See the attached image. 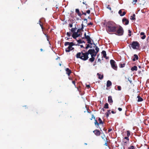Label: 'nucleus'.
I'll return each mask as SVG.
<instances>
[{"instance_id": "nucleus-42", "label": "nucleus", "mask_w": 149, "mask_h": 149, "mask_svg": "<svg viewBox=\"0 0 149 149\" xmlns=\"http://www.w3.org/2000/svg\"><path fill=\"white\" fill-rule=\"evenodd\" d=\"M90 10H88L86 11V13H87V14H89L90 13Z\"/></svg>"}, {"instance_id": "nucleus-13", "label": "nucleus", "mask_w": 149, "mask_h": 149, "mask_svg": "<svg viewBox=\"0 0 149 149\" xmlns=\"http://www.w3.org/2000/svg\"><path fill=\"white\" fill-rule=\"evenodd\" d=\"M65 71L66 72V74H68V76H69L71 73V70L69 68H66L65 69Z\"/></svg>"}, {"instance_id": "nucleus-49", "label": "nucleus", "mask_w": 149, "mask_h": 149, "mask_svg": "<svg viewBox=\"0 0 149 149\" xmlns=\"http://www.w3.org/2000/svg\"><path fill=\"white\" fill-rule=\"evenodd\" d=\"M84 38H85L87 36V35H86V33H84ZM83 39H84V37H83Z\"/></svg>"}, {"instance_id": "nucleus-21", "label": "nucleus", "mask_w": 149, "mask_h": 149, "mask_svg": "<svg viewBox=\"0 0 149 149\" xmlns=\"http://www.w3.org/2000/svg\"><path fill=\"white\" fill-rule=\"evenodd\" d=\"M137 97L138 98V100H137V101L138 102H141V101H143V100L142 99V98L141 97L139 96H138Z\"/></svg>"}, {"instance_id": "nucleus-60", "label": "nucleus", "mask_w": 149, "mask_h": 149, "mask_svg": "<svg viewBox=\"0 0 149 149\" xmlns=\"http://www.w3.org/2000/svg\"><path fill=\"white\" fill-rule=\"evenodd\" d=\"M84 20L85 21H86V22H87V19L86 18L84 19Z\"/></svg>"}, {"instance_id": "nucleus-17", "label": "nucleus", "mask_w": 149, "mask_h": 149, "mask_svg": "<svg viewBox=\"0 0 149 149\" xmlns=\"http://www.w3.org/2000/svg\"><path fill=\"white\" fill-rule=\"evenodd\" d=\"M140 35L141 36H143L142 37H141V38L143 39V40L145 39L146 37V36L145 34V33L144 32H141L140 34Z\"/></svg>"}, {"instance_id": "nucleus-47", "label": "nucleus", "mask_w": 149, "mask_h": 149, "mask_svg": "<svg viewBox=\"0 0 149 149\" xmlns=\"http://www.w3.org/2000/svg\"><path fill=\"white\" fill-rule=\"evenodd\" d=\"M110 111H111L110 110H108L107 113H108V114H109V115L111 113V112H110Z\"/></svg>"}, {"instance_id": "nucleus-43", "label": "nucleus", "mask_w": 149, "mask_h": 149, "mask_svg": "<svg viewBox=\"0 0 149 149\" xmlns=\"http://www.w3.org/2000/svg\"><path fill=\"white\" fill-rule=\"evenodd\" d=\"M69 27H72V24H69Z\"/></svg>"}, {"instance_id": "nucleus-9", "label": "nucleus", "mask_w": 149, "mask_h": 149, "mask_svg": "<svg viewBox=\"0 0 149 149\" xmlns=\"http://www.w3.org/2000/svg\"><path fill=\"white\" fill-rule=\"evenodd\" d=\"M93 132L97 136H99L100 135V131L97 130H95L93 131Z\"/></svg>"}, {"instance_id": "nucleus-27", "label": "nucleus", "mask_w": 149, "mask_h": 149, "mask_svg": "<svg viewBox=\"0 0 149 149\" xmlns=\"http://www.w3.org/2000/svg\"><path fill=\"white\" fill-rule=\"evenodd\" d=\"M125 63H120V68H122L124 67L125 66Z\"/></svg>"}, {"instance_id": "nucleus-30", "label": "nucleus", "mask_w": 149, "mask_h": 149, "mask_svg": "<svg viewBox=\"0 0 149 149\" xmlns=\"http://www.w3.org/2000/svg\"><path fill=\"white\" fill-rule=\"evenodd\" d=\"M86 47L85 48L86 49H88L89 47L90 48L91 46L89 44H86Z\"/></svg>"}, {"instance_id": "nucleus-51", "label": "nucleus", "mask_w": 149, "mask_h": 149, "mask_svg": "<svg viewBox=\"0 0 149 149\" xmlns=\"http://www.w3.org/2000/svg\"><path fill=\"white\" fill-rule=\"evenodd\" d=\"M86 87L88 88H90V86L89 85H86Z\"/></svg>"}, {"instance_id": "nucleus-8", "label": "nucleus", "mask_w": 149, "mask_h": 149, "mask_svg": "<svg viewBox=\"0 0 149 149\" xmlns=\"http://www.w3.org/2000/svg\"><path fill=\"white\" fill-rule=\"evenodd\" d=\"M82 34V33H78L77 32H75L73 33L72 36L74 38L76 39L77 38L80 36Z\"/></svg>"}, {"instance_id": "nucleus-63", "label": "nucleus", "mask_w": 149, "mask_h": 149, "mask_svg": "<svg viewBox=\"0 0 149 149\" xmlns=\"http://www.w3.org/2000/svg\"><path fill=\"white\" fill-rule=\"evenodd\" d=\"M40 26H41L42 29H43V26H42V25H41V24H40Z\"/></svg>"}, {"instance_id": "nucleus-59", "label": "nucleus", "mask_w": 149, "mask_h": 149, "mask_svg": "<svg viewBox=\"0 0 149 149\" xmlns=\"http://www.w3.org/2000/svg\"><path fill=\"white\" fill-rule=\"evenodd\" d=\"M136 59L134 58L133 59H132V61H136Z\"/></svg>"}, {"instance_id": "nucleus-16", "label": "nucleus", "mask_w": 149, "mask_h": 149, "mask_svg": "<svg viewBox=\"0 0 149 149\" xmlns=\"http://www.w3.org/2000/svg\"><path fill=\"white\" fill-rule=\"evenodd\" d=\"M112 85V83L111 81L108 80L107 82L106 86L107 87H109Z\"/></svg>"}, {"instance_id": "nucleus-1", "label": "nucleus", "mask_w": 149, "mask_h": 149, "mask_svg": "<svg viewBox=\"0 0 149 149\" xmlns=\"http://www.w3.org/2000/svg\"><path fill=\"white\" fill-rule=\"evenodd\" d=\"M106 29L109 33H115L117 35L122 36L124 33L123 28L120 26H117L113 22L109 21L106 23Z\"/></svg>"}, {"instance_id": "nucleus-25", "label": "nucleus", "mask_w": 149, "mask_h": 149, "mask_svg": "<svg viewBox=\"0 0 149 149\" xmlns=\"http://www.w3.org/2000/svg\"><path fill=\"white\" fill-rule=\"evenodd\" d=\"M104 108L105 109H108L109 108V104L107 103H106L104 106Z\"/></svg>"}, {"instance_id": "nucleus-4", "label": "nucleus", "mask_w": 149, "mask_h": 149, "mask_svg": "<svg viewBox=\"0 0 149 149\" xmlns=\"http://www.w3.org/2000/svg\"><path fill=\"white\" fill-rule=\"evenodd\" d=\"M95 50L96 52L95 51L94 49H90L88 51V53H89V54L91 55V57L95 58L97 53L99 52V48L98 47H96L95 48Z\"/></svg>"}, {"instance_id": "nucleus-58", "label": "nucleus", "mask_w": 149, "mask_h": 149, "mask_svg": "<svg viewBox=\"0 0 149 149\" xmlns=\"http://www.w3.org/2000/svg\"><path fill=\"white\" fill-rule=\"evenodd\" d=\"M128 31V33H131V31L130 30H129Z\"/></svg>"}, {"instance_id": "nucleus-40", "label": "nucleus", "mask_w": 149, "mask_h": 149, "mask_svg": "<svg viewBox=\"0 0 149 149\" xmlns=\"http://www.w3.org/2000/svg\"><path fill=\"white\" fill-rule=\"evenodd\" d=\"M126 13L125 12H123V13L122 15H120V16H123L124 15L126 14Z\"/></svg>"}, {"instance_id": "nucleus-5", "label": "nucleus", "mask_w": 149, "mask_h": 149, "mask_svg": "<svg viewBox=\"0 0 149 149\" xmlns=\"http://www.w3.org/2000/svg\"><path fill=\"white\" fill-rule=\"evenodd\" d=\"M131 45L132 48L134 49H138L140 46L139 44L137 41H133Z\"/></svg>"}, {"instance_id": "nucleus-6", "label": "nucleus", "mask_w": 149, "mask_h": 149, "mask_svg": "<svg viewBox=\"0 0 149 149\" xmlns=\"http://www.w3.org/2000/svg\"><path fill=\"white\" fill-rule=\"evenodd\" d=\"M110 63L112 68L115 70H117V66L115 61L111 59L110 61Z\"/></svg>"}, {"instance_id": "nucleus-29", "label": "nucleus", "mask_w": 149, "mask_h": 149, "mask_svg": "<svg viewBox=\"0 0 149 149\" xmlns=\"http://www.w3.org/2000/svg\"><path fill=\"white\" fill-rule=\"evenodd\" d=\"M129 149H135L134 147L133 146H131L129 147Z\"/></svg>"}, {"instance_id": "nucleus-61", "label": "nucleus", "mask_w": 149, "mask_h": 149, "mask_svg": "<svg viewBox=\"0 0 149 149\" xmlns=\"http://www.w3.org/2000/svg\"><path fill=\"white\" fill-rule=\"evenodd\" d=\"M81 48H84L83 46L82 45H80Z\"/></svg>"}, {"instance_id": "nucleus-35", "label": "nucleus", "mask_w": 149, "mask_h": 149, "mask_svg": "<svg viewBox=\"0 0 149 149\" xmlns=\"http://www.w3.org/2000/svg\"><path fill=\"white\" fill-rule=\"evenodd\" d=\"M107 8L109 9L110 10H111V8L110 7V6L109 5H108L107 6Z\"/></svg>"}, {"instance_id": "nucleus-28", "label": "nucleus", "mask_w": 149, "mask_h": 149, "mask_svg": "<svg viewBox=\"0 0 149 149\" xmlns=\"http://www.w3.org/2000/svg\"><path fill=\"white\" fill-rule=\"evenodd\" d=\"M104 141H105V145L106 146H107V139H104Z\"/></svg>"}, {"instance_id": "nucleus-57", "label": "nucleus", "mask_w": 149, "mask_h": 149, "mask_svg": "<svg viewBox=\"0 0 149 149\" xmlns=\"http://www.w3.org/2000/svg\"><path fill=\"white\" fill-rule=\"evenodd\" d=\"M98 62H100V63H101V60L100 58H98Z\"/></svg>"}, {"instance_id": "nucleus-18", "label": "nucleus", "mask_w": 149, "mask_h": 149, "mask_svg": "<svg viewBox=\"0 0 149 149\" xmlns=\"http://www.w3.org/2000/svg\"><path fill=\"white\" fill-rule=\"evenodd\" d=\"M97 75L98 76V78L100 79H102L103 78V75H101L99 73H97Z\"/></svg>"}, {"instance_id": "nucleus-31", "label": "nucleus", "mask_w": 149, "mask_h": 149, "mask_svg": "<svg viewBox=\"0 0 149 149\" xmlns=\"http://www.w3.org/2000/svg\"><path fill=\"white\" fill-rule=\"evenodd\" d=\"M127 136L128 137H129L130 135V132L129 131H127Z\"/></svg>"}, {"instance_id": "nucleus-48", "label": "nucleus", "mask_w": 149, "mask_h": 149, "mask_svg": "<svg viewBox=\"0 0 149 149\" xmlns=\"http://www.w3.org/2000/svg\"><path fill=\"white\" fill-rule=\"evenodd\" d=\"M93 24L92 23L90 22V23L88 24V25H92Z\"/></svg>"}, {"instance_id": "nucleus-32", "label": "nucleus", "mask_w": 149, "mask_h": 149, "mask_svg": "<svg viewBox=\"0 0 149 149\" xmlns=\"http://www.w3.org/2000/svg\"><path fill=\"white\" fill-rule=\"evenodd\" d=\"M66 34L68 36L70 37V36L71 33H70V32H67V33Z\"/></svg>"}, {"instance_id": "nucleus-34", "label": "nucleus", "mask_w": 149, "mask_h": 149, "mask_svg": "<svg viewBox=\"0 0 149 149\" xmlns=\"http://www.w3.org/2000/svg\"><path fill=\"white\" fill-rule=\"evenodd\" d=\"M118 89L119 91H120L121 89V87L120 86H118Z\"/></svg>"}, {"instance_id": "nucleus-26", "label": "nucleus", "mask_w": 149, "mask_h": 149, "mask_svg": "<svg viewBox=\"0 0 149 149\" xmlns=\"http://www.w3.org/2000/svg\"><path fill=\"white\" fill-rule=\"evenodd\" d=\"M134 58L136 60H138L139 59V57L136 54H134Z\"/></svg>"}, {"instance_id": "nucleus-20", "label": "nucleus", "mask_w": 149, "mask_h": 149, "mask_svg": "<svg viewBox=\"0 0 149 149\" xmlns=\"http://www.w3.org/2000/svg\"><path fill=\"white\" fill-rule=\"evenodd\" d=\"M131 70L133 71L134 70L137 71V68L136 66H134L131 68Z\"/></svg>"}, {"instance_id": "nucleus-64", "label": "nucleus", "mask_w": 149, "mask_h": 149, "mask_svg": "<svg viewBox=\"0 0 149 149\" xmlns=\"http://www.w3.org/2000/svg\"><path fill=\"white\" fill-rule=\"evenodd\" d=\"M128 36H131V33H130V34H129Z\"/></svg>"}, {"instance_id": "nucleus-3", "label": "nucleus", "mask_w": 149, "mask_h": 149, "mask_svg": "<svg viewBox=\"0 0 149 149\" xmlns=\"http://www.w3.org/2000/svg\"><path fill=\"white\" fill-rule=\"evenodd\" d=\"M64 45L65 46L69 45L68 47L65 49V51L67 52H69L70 51L74 49V48L72 47L74 45L73 42H65Z\"/></svg>"}, {"instance_id": "nucleus-44", "label": "nucleus", "mask_w": 149, "mask_h": 149, "mask_svg": "<svg viewBox=\"0 0 149 149\" xmlns=\"http://www.w3.org/2000/svg\"><path fill=\"white\" fill-rule=\"evenodd\" d=\"M72 83L75 86V87L76 86V85H75V81H72Z\"/></svg>"}, {"instance_id": "nucleus-53", "label": "nucleus", "mask_w": 149, "mask_h": 149, "mask_svg": "<svg viewBox=\"0 0 149 149\" xmlns=\"http://www.w3.org/2000/svg\"><path fill=\"white\" fill-rule=\"evenodd\" d=\"M109 114H108V113H107V114H106V117L107 118H108L109 116Z\"/></svg>"}, {"instance_id": "nucleus-7", "label": "nucleus", "mask_w": 149, "mask_h": 149, "mask_svg": "<svg viewBox=\"0 0 149 149\" xmlns=\"http://www.w3.org/2000/svg\"><path fill=\"white\" fill-rule=\"evenodd\" d=\"M98 121H99V123H98L96 120H95V125L96 127L98 128L99 126V124L103 125L104 123L102 121L100 118H98Z\"/></svg>"}, {"instance_id": "nucleus-24", "label": "nucleus", "mask_w": 149, "mask_h": 149, "mask_svg": "<svg viewBox=\"0 0 149 149\" xmlns=\"http://www.w3.org/2000/svg\"><path fill=\"white\" fill-rule=\"evenodd\" d=\"M76 29L77 28L76 27L72 28L71 29V31L72 33H74V32H75V31L76 30Z\"/></svg>"}, {"instance_id": "nucleus-22", "label": "nucleus", "mask_w": 149, "mask_h": 149, "mask_svg": "<svg viewBox=\"0 0 149 149\" xmlns=\"http://www.w3.org/2000/svg\"><path fill=\"white\" fill-rule=\"evenodd\" d=\"M77 42H78L79 43H85V42L83 40H81V39H79L77 40Z\"/></svg>"}, {"instance_id": "nucleus-45", "label": "nucleus", "mask_w": 149, "mask_h": 149, "mask_svg": "<svg viewBox=\"0 0 149 149\" xmlns=\"http://www.w3.org/2000/svg\"><path fill=\"white\" fill-rule=\"evenodd\" d=\"M82 15H86V13H84V12L83 11H82Z\"/></svg>"}, {"instance_id": "nucleus-46", "label": "nucleus", "mask_w": 149, "mask_h": 149, "mask_svg": "<svg viewBox=\"0 0 149 149\" xmlns=\"http://www.w3.org/2000/svg\"><path fill=\"white\" fill-rule=\"evenodd\" d=\"M94 118V119H95V117H94V115H93V114H92V118H91V120H92V118Z\"/></svg>"}, {"instance_id": "nucleus-15", "label": "nucleus", "mask_w": 149, "mask_h": 149, "mask_svg": "<svg viewBox=\"0 0 149 149\" xmlns=\"http://www.w3.org/2000/svg\"><path fill=\"white\" fill-rule=\"evenodd\" d=\"M75 12L76 13H77L79 16L80 17H81L82 15V14L80 13L79 10L78 9H76L75 10Z\"/></svg>"}, {"instance_id": "nucleus-11", "label": "nucleus", "mask_w": 149, "mask_h": 149, "mask_svg": "<svg viewBox=\"0 0 149 149\" xmlns=\"http://www.w3.org/2000/svg\"><path fill=\"white\" fill-rule=\"evenodd\" d=\"M122 22L123 23L125 22L124 24L125 25H127L128 24L129 21L128 19H127L126 18H124L122 19Z\"/></svg>"}, {"instance_id": "nucleus-54", "label": "nucleus", "mask_w": 149, "mask_h": 149, "mask_svg": "<svg viewBox=\"0 0 149 149\" xmlns=\"http://www.w3.org/2000/svg\"><path fill=\"white\" fill-rule=\"evenodd\" d=\"M112 129H109L108 130V132H111V131H112Z\"/></svg>"}, {"instance_id": "nucleus-14", "label": "nucleus", "mask_w": 149, "mask_h": 149, "mask_svg": "<svg viewBox=\"0 0 149 149\" xmlns=\"http://www.w3.org/2000/svg\"><path fill=\"white\" fill-rule=\"evenodd\" d=\"M108 102L110 103H113V101L112 99V97L109 96L108 97Z\"/></svg>"}, {"instance_id": "nucleus-23", "label": "nucleus", "mask_w": 149, "mask_h": 149, "mask_svg": "<svg viewBox=\"0 0 149 149\" xmlns=\"http://www.w3.org/2000/svg\"><path fill=\"white\" fill-rule=\"evenodd\" d=\"M95 59V58L94 57H91V58L89 59V61L91 62H92L94 61Z\"/></svg>"}, {"instance_id": "nucleus-52", "label": "nucleus", "mask_w": 149, "mask_h": 149, "mask_svg": "<svg viewBox=\"0 0 149 149\" xmlns=\"http://www.w3.org/2000/svg\"><path fill=\"white\" fill-rule=\"evenodd\" d=\"M45 36H46V37H47V40H49V38H48V36L46 34H45Z\"/></svg>"}, {"instance_id": "nucleus-10", "label": "nucleus", "mask_w": 149, "mask_h": 149, "mask_svg": "<svg viewBox=\"0 0 149 149\" xmlns=\"http://www.w3.org/2000/svg\"><path fill=\"white\" fill-rule=\"evenodd\" d=\"M86 39L87 41V43L90 44H92L91 42V39L90 37L88 35L85 38Z\"/></svg>"}, {"instance_id": "nucleus-62", "label": "nucleus", "mask_w": 149, "mask_h": 149, "mask_svg": "<svg viewBox=\"0 0 149 149\" xmlns=\"http://www.w3.org/2000/svg\"><path fill=\"white\" fill-rule=\"evenodd\" d=\"M135 16V14H134L133 15V17H134Z\"/></svg>"}, {"instance_id": "nucleus-2", "label": "nucleus", "mask_w": 149, "mask_h": 149, "mask_svg": "<svg viewBox=\"0 0 149 149\" xmlns=\"http://www.w3.org/2000/svg\"><path fill=\"white\" fill-rule=\"evenodd\" d=\"M89 53L88 51L85 53L78 52L77 54L76 57L77 58H79L83 61H86L88 58Z\"/></svg>"}, {"instance_id": "nucleus-55", "label": "nucleus", "mask_w": 149, "mask_h": 149, "mask_svg": "<svg viewBox=\"0 0 149 149\" xmlns=\"http://www.w3.org/2000/svg\"><path fill=\"white\" fill-rule=\"evenodd\" d=\"M84 27L82 26L81 28L80 29H81V30H82V31H83V29H84Z\"/></svg>"}, {"instance_id": "nucleus-50", "label": "nucleus", "mask_w": 149, "mask_h": 149, "mask_svg": "<svg viewBox=\"0 0 149 149\" xmlns=\"http://www.w3.org/2000/svg\"><path fill=\"white\" fill-rule=\"evenodd\" d=\"M118 110L119 111H121L122 110V109L121 108H118Z\"/></svg>"}, {"instance_id": "nucleus-41", "label": "nucleus", "mask_w": 149, "mask_h": 149, "mask_svg": "<svg viewBox=\"0 0 149 149\" xmlns=\"http://www.w3.org/2000/svg\"><path fill=\"white\" fill-rule=\"evenodd\" d=\"M131 19L132 20H134L136 19V18L135 17H133L132 16Z\"/></svg>"}, {"instance_id": "nucleus-36", "label": "nucleus", "mask_w": 149, "mask_h": 149, "mask_svg": "<svg viewBox=\"0 0 149 149\" xmlns=\"http://www.w3.org/2000/svg\"><path fill=\"white\" fill-rule=\"evenodd\" d=\"M81 31V29H79L77 30V32H77V33H80V31Z\"/></svg>"}, {"instance_id": "nucleus-37", "label": "nucleus", "mask_w": 149, "mask_h": 149, "mask_svg": "<svg viewBox=\"0 0 149 149\" xmlns=\"http://www.w3.org/2000/svg\"><path fill=\"white\" fill-rule=\"evenodd\" d=\"M122 11L121 10H119L118 12V13L120 15H122Z\"/></svg>"}, {"instance_id": "nucleus-12", "label": "nucleus", "mask_w": 149, "mask_h": 149, "mask_svg": "<svg viewBox=\"0 0 149 149\" xmlns=\"http://www.w3.org/2000/svg\"><path fill=\"white\" fill-rule=\"evenodd\" d=\"M102 54L103 55V56L104 57L106 58V59H108L109 58V57L107 56L106 55V52L104 50H103L102 52Z\"/></svg>"}, {"instance_id": "nucleus-56", "label": "nucleus", "mask_w": 149, "mask_h": 149, "mask_svg": "<svg viewBox=\"0 0 149 149\" xmlns=\"http://www.w3.org/2000/svg\"><path fill=\"white\" fill-rule=\"evenodd\" d=\"M111 112L113 114H114L116 113V112H115L113 111H111Z\"/></svg>"}, {"instance_id": "nucleus-39", "label": "nucleus", "mask_w": 149, "mask_h": 149, "mask_svg": "<svg viewBox=\"0 0 149 149\" xmlns=\"http://www.w3.org/2000/svg\"><path fill=\"white\" fill-rule=\"evenodd\" d=\"M128 137H128L127 136V137H124V139H126V140H127L128 141H129V139Z\"/></svg>"}, {"instance_id": "nucleus-19", "label": "nucleus", "mask_w": 149, "mask_h": 149, "mask_svg": "<svg viewBox=\"0 0 149 149\" xmlns=\"http://www.w3.org/2000/svg\"><path fill=\"white\" fill-rule=\"evenodd\" d=\"M91 44H90L91 45L90 48H92V47L96 48V47H97L95 43L91 42Z\"/></svg>"}, {"instance_id": "nucleus-33", "label": "nucleus", "mask_w": 149, "mask_h": 149, "mask_svg": "<svg viewBox=\"0 0 149 149\" xmlns=\"http://www.w3.org/2000/svg\"><path fill=\"white\" fill-rule=\"evenodd\" d=\"M137 2V0H133V1L132 2V3L135 4Z\"/></svg>"}, {"instance_id": "nucleus-38", "label": "nucleus", "mask_w": 149, "mask_h": 149, "mask_svg": "<svg viewBox=\"0 0 149 149\" xmlns=\"http://www.w3.org/2000/svg\"><path fill=\"white\" fill-rule=\"evenodd\" d=\"M102 138L103 140H104V139H107V138H105V136L104 134L103 136H102Z\"/></svg>"}]
</instances>
